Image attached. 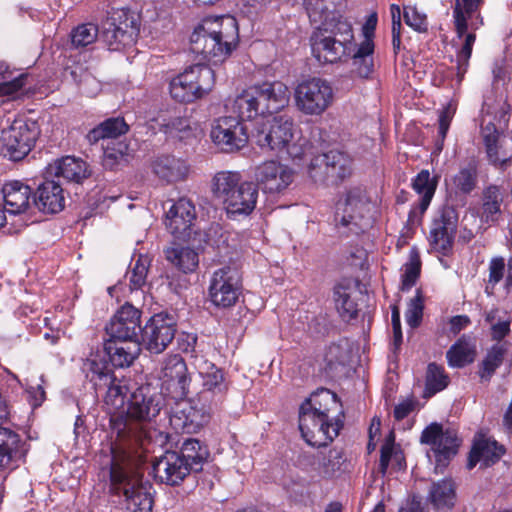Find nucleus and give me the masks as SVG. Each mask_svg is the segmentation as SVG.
<instances>
[{
    "instance_id": "obj_36",
    "label": "nucleus",
    "mask_w": 512,
    "mask_h": 512,
    "mask_svg": "<svg viewBox=\"0 0 512 512\" xmlns=\"http://www.w3.org/2000/svg\"><path fill=\"white\" fill-rule=\"evenodd\" d=\"M2 194L5 211L11 215L24 213L30 205L31 188L20 181L6 183Z\"/></svg>"
},
{
    "instance_id": "obj_2",
    "label": "nucleus",
    "mask_w": 512,
    "mask_h": 512,
    "mask_svg": "<svg viewBox=\"0 0 512 512\" xmlns=\"http://www.w3.org/2000/svg\"><path fill=\"white\" fill-rule=\"evenodd\" d=\"M238 41V24L230 15L205 18L190 37L191 50L214 63L230 56Z\"/></svg>"
},
{
    "instance_id": "obj_51",
    "label": "nucleus",
    "mask_w": 512,
    "mask_h": 512,
    "mask_svg": "<svg viewBox=\"0 0 512 512\" xmlns=\"http://www.w3.org/2000/svg\"><path fill=\"white\" fill-rule=\"evenodd\" d=\"M448 385V376L444 368L436 363H430L426 371L424 397H431Z\"/></svg>"
},
{
    "instance_id": "obj_38",
    "label": "nucleus",
    "mask_w": 512,
    "mask_h": 512,
    "mask_svg": "<svg viewBox=\"0 0 512 512\" xmlns=\"http://www.w3.org/2000/svg\"><path fill=\"white\" fill-rule=\"evenodd\" d=\"M104 349L112 365L118 368L130 366L141 350L138 342H119L111 339L105 342Z\"/></svg>"
},
{
    "instance_id": "obj_14",
    "label": "nucleus",
    "mask_w": 512,
    "mask_h": 512,
    "mask_svg": "<svg viewBox=\"0 0 512 512\" xmlns=\"http://www.w3.org/2000/svg\"><path fill=\"white\" fill-rule=\"evenodd\" d=\"M246 118L237 116H221L213 120L210 138L214 145L225 153H234L248 143L247 127L243 123Z\"/></svg>"
},
{
    "instance_id": "obj_1",
    "label": "nucleus",
    "mask_w": 512,
    "mask_h": 512,
    "mask_svg": "<svg viewBox=\"0 0 512 512\" xmlns=\"http://www.w3.org/2000/svg\"><path fill=\"white\" fill-rule=\"evenodd\" d=\"M162 393L150 385H143L132 392L126 410L110 417L112 432L120 441L129 445L141 444L147 437V424L164 406Z\"/></svg>"
},
{
    "instance_id": "obj_54",
    "label": "nucleus",
    "mask_w": 512,
    "mask_h": 512,
    "mask_svg": "<svg viewBox=\"0 0 512 512\" xmlns=\"http://www.w3.org/2000/svg\"><path fill=\"white\" fill-rule=\"evenodd\" d=\"M345 461L346 457L343 450L333 448L330 449L328 453L322 455V458L318 464V469L324 476L331 477L336 472L341 470Z\"/></svg>"
},
{
    "instance_id": "obj_20",
    "label": "nucleus",
    "mask_w": 512,
    "mask_h": 512,
    "mask_svg": "<svg viewBox=\"0 0 512 512\" xmlns=\"http://www.w3.org/2000/svg\"><path fill=\"white\" fill-rule=\"evenodd\" d=\"M176 333V320L172 315L155 314L145 324L140 335V346L151 353H162L172 342Z\"/></svg>"
},
{
    "instance_id": "obj_5",
    "label": "nucleus",
    "mask_w": 512,
    "mask_h": 512,
    "mask_svg": "<svg viewBox=\"0 0 512 512\" xmlns=\"http://www.w3.org/2000/svg\"><path fill=\"white\" fill-rule=\"evenodd\" d=\"M256 142L261 148L278 153L285 152L293 161L301 160L309 147L307 139L300 136L292 117H274L257 131Z\"/></svg>"
},
{
    "instance_id": "obj_64",
    "label": "nucleus",
    "mask_w": 512,
    "mask_h": 512,
    "mask_svg": "<svg viewBox=\"0 0 512 512\" xmlns=\"http://www.w3.org/2000/svg\"><path fill=\"white\" fill-rule=\"evenodd\" d=\"M455 110L456 108L450 103L440 112L438 135L441 141V145L443 144L444 139L446 138L451 120L455 114Z\"/></svg>"
},
{
    "instance_id": "obj_42",
    "label": "nucleus",
    "mask_w": 512,
    "mask_h": 512,
    "mask_svg": "<svg viewBox=\"0 0 512 512\" xmlns=\"http://www.w3.org/2000/svg\"><path fill=\"white\" fill-rule=\"evenodd\" d=\"M166 259L184 273L195 271L199 264L198 253L188 247L173 245L165 250Z\"/></svg>"
},
{
    "instance_id": "obj_23",
    "label": "nucleus",
    "mask_w": 512,
    "mask_h": 512,
    "mask_svg": "<svg viewBox=\"0 0 512 512\" xmlns=\"http://www.w3.org/2000/svg\"><path fill=\"white\" fill-rule=\"evenodd\" d=\"M255 185L265 194H280L294 180V171L275 160L262 162L255 168Z\"/></svg>"
},
{
    "instance_id": "obj_37",
    "label": "nucleus",
    "mask_w": 512,
    "mask_h": 512,
    "mask_svg": "<svg viewBox=\"0 0 512 512\" xmlns=\"http://www.w3.org/2000/svg\"><path fill=\"white\" fill-rule=\"evenodd\" d=\"M504 452V447L495 440L481 437L474 442L467 467L472 469L478 462H483L486 467L491 466L501 458Z\"/></svg>"
},
{
    "instance_id": "obj_47",
    "label": "nucleus",
    "mask_w": 512,
    "mask_h": 512,
    "mask_svg": "<svg viewBox=\"0 0 512 512\" xmlns=\"http://www.w3.org/2000/svg\"><path fill=\"white\" fill-rule=\"evenodd\" d=\"M374 43L372 39H364L353 56L355 72L361 78H369L374 70Z\"/></svg>"
},
{
    "instance_id": "obj_35",
    "label": "nucleus",
    "mask_w": 512,
    "mask_h": 512,
    "mask_svg": "<svg viewBox=\"0 0 512 512\" xmlns=\"http://www.w3.org/2000/svg\"><path fill=\"white\" fill-rule=\"evenodd\" d=\"M437 178L432 177L428 170H421L413 179L412 187L420 196L418 207L412 209L409 213L408 221L415 224L418 214L421 216L427 210L437 188Z\"/></svg>"
},
{
    "instance_id": "obj_56",
    "label": "nucleus",
    "mask_w": 512,
    "mask_h": 512,
    "mask_svg": "<svg viewBox=\"0 0 512 512\" xmlns=\"http://www.w3.org/2000/svg\"><path fill=\"white\" fill-rule=\"evenodd\" d=\"M99 35V29L92 23L81 24L71 32V43L75 48L86 47L94 43Z\"/></svg>"
},
{
    "instance_id": "obj_9",
    "label": "nucleus",
    "mask_w": 512,
    "mask_h": 512,
    "mask_svg": "<svg viewBox=\"0 0 512 512\" xmlns=\"http://www.w3.org/2000/svg\"><path fill=\"white\" fill-rule=\"evenodd\" d=\"M296 109L306 116H320L329 109L334 101L331 83L321 77L302 78L294 87Z\"/></svg>"
},
{
    "instance_id": "obj_61",
    "label": "nucleus",
    "mask_w": 512,
    "mask_h": 512,
    "mask_svg": "<svg viewBox=\"0 0 512 512\" xmlns=\"http://www.w3.org/2000/svg\"><path fill=\"white\" fill-rule=\"evenodd\" d=\"M405 23L417 32H426L428 29L427 16L415 6H404Z\"/></svg>"
},
{
    "instance_id": "obj_53",
    "label": "nucleus",
    "mask_w": 512,
    "mask_h": 512,
    "mask_svg": "<svg viewBox=\"0 0 512 512\" xmlns=\"http://www.w3.org/2000/svg\"><path fill=\"white\" fill-rule=\"evenodd\" d=\"M421 260L418 251L413 248L409 253L408 261L403 265V273L401 275V290L408 291L415 284L420 276Z\"/></svg>"
},
{
    "instance_id": "obj_12",
    "label": "nucleus",
    "mask_w": 512,
    "mask_h": 512,
    "mask_svg": "<svg viewBox=\"0 0 512 512\" xmlns=\"http://www.w3.org/2000/svg\"><path fill=\"white\" fill-rule=\"evenodd\" d=\"M86 369L87 377L96 390L107 389L104 403L111 417L126 410L124 405L129 391L126 380L117 379L106 363L102 361L88 360Z\"/></svg>"
},
{
    "instance_id": "obj_63",
    "label": "nucleus",
    "mask_w": 512,
    "mask_h": 512,
    "mask_svg": "<svg viewBox=\"0 0 512 512\" xmlns=\"http://www.w3.org/2000/svg\"><path fill=\"white\" fill-rule=\"evenodd\" d=\"M189 127V120L181 116L171 117L168 120L164 119L163 122L160 123V130L169 135L184 132L189 129Z\"/></svg>"
},
{
    "instance_id": "obj_34",
    "label": "nucleus",
    "mask_w": 512,
    "mask_h": 512,
    "mask_svg": "<svg viewBox=\"0 0 512 512\" xmlns=\"http://www.w3.org/2000/svg\"><path fill=\"white\" fill-rule=\"evenodd\" d=\"M47 174L57 178L62 177L68 182L80 183L90 176V171L87 163L82 159L66 156L49 164Z\"/></svg>"
},
{
    "instance_id": "obj_24",
    "label": "nucleus",
    "mask_w": 512,
    "mask_h": 512,
    "mask_svg": "<svg viewBox=\"0 0 512 512\" xmlns=\"http://www.w3.org/2000/svg\"><path fill=\"white\" fill-rule=\"evenodd\" d=\"M198 374L202 380V390L199 397L209 401V409L217 407L225 398L229 388L230 381L222 368L214 363L203 361L197 366Z\"/></svg>"
},
{
    "instance_id": "obj_62",
    "label": "nucleus",
    "mask_w": 512,
    "mask_h": 512,
    "mask_svg": "<svg viewBox=\"0 0 512 512\" xmlns=\"http://www.w3.org/2000/svg\"><path fill=\"white\" fill-rule=\"evenodd\" d=\"M399 447L395 445V435L394 432H390L386 439L384 444L381 447V455H380V465H379V471L385 475L387 468L389 466V463L392 460L393 455L397 451Z\"/></svg>"
},
{
    "instance_id": "obj_22",
    "label": "nucleus",
    "mask_w": 512,
    "mask_h": 512,
    "mask_svg": "<svg viewBox=\"0 0 512 512\" xmlns=\"http://www.w3.org/2000/svg\"><path fill=\"white\" fill-rule=\"evenodd\" d=\"M481 137L489 164L505 170L512 162V138L500 132L492 122L482 124Z\"/></svg>"
},
{
    "instance_id": "obj_21",
    "label": "nucleus",
    "mask_w": 512,
    "mask_h": 512,
    "mask_svg": "<svg viewBox=\"0 0 512 512\" xmlns=\"http://www.w3.org/2000/svg\"><path fill=\"white\" fill-rule=\"evenodd\" d=\"M140 319L141 311L139 309L129 303L124 304L105 327L109 339L140 344V335L143 329Z\"/></svg>"
},
{
    "instance_id": "obj_46",
    "label": "nucleus",
    "mask_w": 512,
    "mask_h": 512,
    "mask_svg": "<svg viewBox=\"0 0 512 512\" xmlns=\"http://www.w3.org/2000/svg\"><path fill=\"white\" fill-rule=\"evenodd\" d=\"M332 185L338 184L352 173V159L345 153L331 150L326 153Z\"/></svg>"
},
{
    "instance_id": "obj_55",
    "label": "nucleus",
    "mask_w": 512,
    "mask_h": 512,
    "mask_svg": "<svg viewBox=\"0 0 512 512\" xmlns=\"http://www.w3.org/2000/svg\"><path fill=\"white\" fill-rule=\"evenodd\" d=\"M308 174L315 183L332 185L326 153L317 155L311 159L308 165Z\"/></svg>"
},
{
    "instance_id": "obj_52",
    "label": "nucleus",
    "mask_w": 512,
    "mask_h": 512,
    "mask_svg": "<svg viewBox=\"0 0 512 512\" xmlns=\"http://www.w3.org/2000/svg\"><path fill=\"white\" fill-rule=\"evenodd\" d=\"M485 321L490 325V335L492 340L497 343L510 333L511 318L510 316L500 317L498 309H492L485 312Z\"/></svg>"
},
{
    "instance_id": "obj_60",
    "label": "nucleus",
    "mask_w": 512,
    "mask_h": 512,
    "mask_svg": "<svg viewBox=\"0 0 512 512\" xmlns=\"http://www.w3.org/2000/svg\"><path fill=\"white\" fill-rule=\"evenodd\" d=\"M423 299L421 292L418 290L416 295L408 303V308L405 313L406 322L411 328H416L420 325L423 316Z\"/></svg>"
},
{
    "instance_id": "obj_17",
    "label": "nucleus",
    "mask_w": 512,
    "mask_h": 512,
    "mask_svg": "<svg viewBox=\"0 0 512 512\" xmlns=\"http://www.w3.org/2000/svg\"><path fill=\"white\" fill-rule=\"evenodd\" d=\"M241 290V275L233 266H223L214 271L209 285V298L220 308H228L238 300Z\"/></svg>"
},
{
    "instance_id": "obj_50",
    "label": "nucleus",
    "mask_w": 512,
    "mask_h": 512,
    "mask_svg": "<svg viewBox=\"0 0 512 512\" xmlns=\"http://www.w3.org/2000/svg\"><path fill=\"white\" fill-rule=\"evenodd\" d=\"M478 169L474 162L468 163L461 167L457 174L453 177V185L457 193L468 195L477 186Z\"/></svg>"
},
{
    "instance_id": "obj_25",
    "label": "nucleus",
    "mask_w": 512,
    "mask_h": 512,
    "mask_svg": "<svg viewBox=\"0 0 512 512\" xmlns=\"http://www.w3.org/2000/svg\"><path fill=\"white\" fill-rule=\"evenodd\" d=\"M197 213L194 203L186 198H179L173 202L165 214L164 224L166 229L176 238L189 241L194 231V222Z\"/></svg>"
},
{
    "instance_id": "obj_43",
    "label": "nucleus",
    "mask_w": 512,
    "mask_h": 512,
    "mask_svg": "<svg viewBox=\"0 0 512 512\" xmlns=\"http://www.w3.org/2000/svg\"><path fill=\"white\" fill-rule=\"evenodd\" d=\"M129 129L123 118H109L93 128L86 135L90 144H96L100 140L116 139L125 134Z\"/></svg>"
},
{
    "instance_id": "obj_6",
    "label": "nucleus",
    "mask_w": 512,
    "mask_h": 512,
    "mask_svg": "<svg viewBox=\"0 0 512 512\" xmlns=\"http://www.w3.org/2000/svg\"><path fill=\"white\" fill-rule=\"evenodd\" d=\"M483 0H455L453 18L457 36L465 40L461 50L457 54V77L461 81L467 72L472 48L476 40L474 32L467 33L468 29L477 30L483 25L479 9Z\"/></svg>"
},
{
    "instance_id": "obj_8",
    "label": "nucleus",
    "mask_w": 512,
    "mask_h": 512,
    "mask_svg": "<svg viewBox=\"0 0 512 512\" xmlns=\"http://www.w3.org/2000/svg\"><path fill=\"white\" fill-rule=\"evenodd\" d=\"M110 478L115 492L122 493L125 496L126 508L129 512L152 511L151 485L148 481L144 482L139 473H130L123 466L113 461Z\"/></svg>"
},
{
    "instance_id": "obj_11",
    "label": "nucleus",
    "mask_w": 512,
    "mask_h": 512,
    "mask_svg": "<svg viewBox=\"0 0 512 512\" xmlns=\"http://www.w3.org/2000/svg\"><path fill=\"white\" fill-rule=\"evenodd\" d=\"M370 201L366 191L354 187L346 191L336 203L335 223L358 234L370 225Z\"/></svg>"
},
{
    "instance_id": "obj_31",
    "label": "nucleus",
    "mask_w": 512,
    "mask_h": 512,
    "mask_svg": "<svg viewBox=\"0 0 512 512\" xmlns=\"http://www.w3.org/2000/svg\"><path fill=\"white\" fill-rule=\"evenodd\" d=\"M301 411L313 412L330 421L343 420L344 411L337 394L328 389H319L300 406Z\"/></svg>"
},
{
    "instance_id": "obj_33",
    "label": "nucleus",
    "mask_w": 512,
    "mask_h": 512,
    "mask_svg": "<svg viewBox=\"0 0 512 512\" xmlns=\"http://www.w3.org/2000/svg\"><path fill=\"white\" fill-rule=\"evenodd\" d=\"M35 206L42 212L56 214L65 207L63 188L59 182L46 180L37 189Z\"/></svg>"
},
{
    "instance_id": "obj_44",
    "label": "nucleus",
    "mask_w": 512,
    "mask_h": 512,
    "mask_svg": "<svg viewBox=\"0 0 512 512\" xmlns=\"http://www.w3.org/2000/svg\"><path fill=\"white\" fill-rule=\"evenodd\" d=\"M476 355L475 344L469 336L463 335L447 351L448 363L452 367H464L472 363Z\"/></svg>"
},
{
    "instance_id": "obj_39",
    "label": "nucleus",
    "mask_w": 512,
    "mask_h": 512,
    "mask_svg": "<svg viewBox=\"0 0 512 512\" xmlns=\"http://www.w3.org/2000/svg\"><path fill=\"white\" fill-rule=\"evenodd\" d=\"M154 173L167 182L183 180L188 174L186 163L174 156L158 157L153 163Z\"/></svg>"
},
{
    "instance_id": "obj_45",
    "label": "nucleus",
    "mask_w": 512,
    "mask_h": 512,
    "mask_svg": "<svg viewBox=\"0 0 512 512\" xmlns=\"http://www.w3.org/2000/svg\"><path fill=\"white\" fill-rule=\"evenodd\" d=\"M506 343H496L488 351L479 364L478 375L481 382H489L495 371L502 365L507 353Z\"/></svg>"
},
{
    "instance_id": "obj_58",
    "label": "nucleus",
    "mask_w": 512,
    "mask_h": 512,
    "mask_svg": "<svg viewBox=\"0 0 512 512\" xmlns=\"http://www.w3.org/2000/svg\"><path fill=\"white\" fill-rule=\"evenodd\" d=\"M505 273V260L503 257H494L489 263V277L485 287L488 295L493 294L494 287L503 279Z\"/></svg>"
},
{
    "instance_id": "obj_32",
    "label": "nucleus",
    "mask_w": 512,
    "mask_h": 512,
    "mask_svg": "<svg viewBox=\"0 0 512 512\" xmlns=\"http://www.w3.org/2000/svg\"><path fill=\"white\" fill-rule=\"evenodd\" d=\"M312 53L320 62L334 63L346 55L349 44L317 30L311 36Z\"/></svg>"
},
{
    "instance_id": "obj_30",
    "label": "nucleus",
    "mask_w": 512,
    "mask_h": 512,
    "mask_svg": "<svg viewBox=\"0 0 512 512\" xmlns=\"http://www.w3.org/2000/svg\"><path fill=\"white\" fill-rule=\"evenodd\" d=\"M153 472L162 483L175 486L194 471L176 451L168 450L154 461Z\"/></svg>"
},
{
    "instance_id": "obj_57",
    "label": "nucleus",
    "mask_w": 512,
    "mask_h": 512,
    "mask_svg": "<svg viewBox=\"0 0 512 512\" xmlns=\"http://www.w3.org/2000/svg\"><path fill=\"white\" fill-rule=\"evenodd\" d=\"M150 263L147 255H139L135 260L129 278L131 289H140L146 284Z\"/></svg>"
},
{
    "instance_id": "obj_4",
    "label": "nucleus",
    "mask_w": 512,
    "mask_h": 512,
    "mask_svg": "<svg viewBox=\"0 0 512 512\" xmlns=\"http://www.w3.org/2000/svg\"><path fill=\"white\" fill-rule=\"evenodd\" d=\"M289 89L280 81L264 82L244 90L232 104V109L247 120L279 112L288 105Z\"/></svg>"
},
{
    "instance_id": "obj_27",
    "label": "nucleus",
    "mask_w": 512,
    "mask_h": 512,
    "mask_svg": "<svg viewBox=\"0 0 512 512\" xmlns=\"http://www.w3.org/2000/svg\"><path fill=\"white\" fill-rule=\"evenodd\" d=\"M458 213L451 206H445L439 210L434 218L431 231L430 243L433 249L442 254L451 250L457 231Z\"/></svg>"
},
{
    "instance_id": "obj_7",
    "label": "nucleus",
    "mask_w": 512,
    "mask_h": 512,
    "mask_svg": "<svg viewBox=\"0 0 512 512\" xmlns=\"http://www.w3.org/2000/svg\"><path fill=\"white\" fill-rule=\"evenodd\" d=\"M483 0H455L453 18L457 36L465 40L461 50L457 54V77L461 81L467 72L472 48L476 40L474 32L467 33L468 29L477 30L483 25L479 9Z\"/></svg>"
},
{
    "instance_id": "obj_19",
    "label": "nucleus",
    "mask_w": 512,
    "mask_h": 512,
    "mask_svg": "<svg viewBox=\"0 0 512 512\" xmlns=\"http://www.w3.org/2000/svg\"><path fill=\"white\" fill-rule=\"evenodd\" d=\"M420 441L431 447L436 460V469L446 467L452 457L457 454L460 440L454 429L444 430L439 423H431L421 434Z\"/></svg>"
},
{
    "instance_id": "obj_3",
    "label": "nucleus",
    "mask_w": 512,
    "mask_h": 512,
    "mask_svg": "<svg viewBox=\"0 0 512 512\" xmlns=\"http://www.w3.org/2000/svg\"><path fill=\"white\" fill-rule=\"evenodd\" d=\"M211 192L230 217L250 215L259 195L255 183L244 181L240 172L229 170L215 173L211 180Z\"/></svg>"
},
{
    "instance_id": "obj_16",
    "label": "nucleus",
    "mask_w": 512,
    "mask_h": 512,
    "mask_svg": "<svg viewBox=\"0 0 512 512\" xmlns=\"http://www.w3.org/2000/svg\"><path fill=\"white\" fill-rule=\"evenodd\" d=\"M39 135L35 122L16 120L1 134L2 152L12 161L22 160L31 151Z\"/></svg>"
},
{
    "instance_id": "obj_26",
    "label": "nucleus",
    "mask_w": 512,
    "mask_h": 512,
    "mask_svg": "<svg viewBox=\"0 0 512 512\" xmlns=\"http://www.w3.org/2000/svg\"><path fill=\"white\" fill-rule=\"evenodd\" d=\"M28 445L22 437L6 427H0V473L7 475L25 462Z\"/></svg>"
},
{
    "instance_id": "obj_48",
    "label": "nucleus",
    "mask_w": 512,
    "mask_h": 512,
    "mask_svg": "<svg viewBox=\"0 0 512 512\" xmlns=\"http://www.w3.org/2000/svg\"><path fill=\"white\" fill-rule=\"evenodd\" d=\"M429 498L438 510L450 509L454 505L455 488L451 480L434 483L430 489Z\"/></svg>"
},
{
    "instance_id": "obj_59",
    "label": "nucleus",
    "mask_w": 512,
    "mask_h": 512,
    "mask_svg": "<svg viewBox=\"0 0 512 512\" xmlns=\"http://www.w3.org/2000/svg\"><path fill=\"white\" fill-rule=\"evenodd\" d=\"M324 359L326 362L325 370L328 373H333L338 369V366L345 365L346 351L339 344H332L327 348Z\"/></svg>"
},
{
    "instance_id": "obj_13",
    "label": "nucleus",
    "mask_w": 512,
    "mask_h": 512,
    "mask_svg": "<svg viewBox=\"0 0 512 512\" xmlns=\"http://www.w3.org/2000/svg\"><path fill=\"white\" fill-rule=\"evenodd\" d=\"M139 33L135 15L126 9L113 10L103 21L100 38L111 51L133 45Z\"/></svg>"
},
{
    "instance_id": "obj_41",
    "label": "nucleus",
    "mask_w": 512,
    "mask_h": 512,
    "mask_svg": "<svg viewBox=\"0 0 512 512\" xmlns=\"http://www.w3.org/2000/svg\"><path fill=\"white\" fill-rule=\"evenodd\" d=\"M176 452L191 466L194 472L202 470L210 455L207 446L195 438L185 439Z\"/></svg>"
},
{
    "instance_id": "obj_10",
    "label": "nucleus",
    "mask_w": 512,
    "mask_h": 512,
    "mask_svg": "<svg viewBox=\"0 0 512 512\" xmlns=\"http://www.w3.org/2000/svg\"><path fill=\"white\" fill-rule=\"evenodd\" d=\"M215 83V73L207 65H194L174 77L169 84L171 97L181 103L194 102L208 94Z\"/></svg>"
},
{
    "instance_id": "obj_40",
    "label": "nucleus",
    "mask_w": 512,
    "mask_h": 512,
    "mask_svg": "<svg viewBox=\"0 0 512 512\" xmlns=\"http://www.w3.org/2000/svg\"><path fill=\"white\" fill-rule=\"evenodd\" d=\"M503 200L504 195L500 186L491 184L485 187L482 192V221L486 223L498 221L502 214L501 206Z\"/></svg>"
},
{
    "instance_id": "obj_49",
    "label": "nucleus",
    "mask_w": 512,
    "mask_h": 512,
    "mask_svg": "<svg viewBox=\"0 0 512 512\" xmlns=\"http://www.w3.org/2000/svg\"><path fill=\"white\" fill-rule=\"evenodd\" d=\"M334 301L337 311L344 320L357 317V303L351 298V289L339 284L334 288Z\"/></svg>"
},
{
    "instance_id": "obj_28",
    "label": "nucleus",
    "mask_w": 512,
    "mask_h": 512,
    "mask_svg": "<svg viewBox=\"0 0 512 512\" xmlns=\"http://www.w3.org/2000/svg\"><path fill=\"white\" fill-rule=\"evenodd\" d=\"M310 18L313 21L321 22V27L317 30L323 31L327 35H332L341 42L351 45L353 32L350 23L342 17H337L334 13L328 11L323 5L322 0H312L307 7Z\"/></svg>"
},
{
    "instance_id": "obj_29",
    "label": "nucleus",
    "mask_w": 512,
    "mask_h": 512,
    "mask_svg": "<svg viewBox=\"0 0 512 512\" xmlns=\"http://www.w3.org/2000/svg\"><path fill=\"white\" fill-rule=\"evenodd\" d=\"M170 415V425L176 432L197 433L209 420L208 411L198 408L191 401L180 400Z\"/></svg>"
},
{
    "instance_id": "obj_15",
    "label": "nucleus",
    "mask_w": 512,
    "mask_h": 512,
    "mask_svg": "<svg viewBox=\"0 0 512 512\" xmlns=\"http://www.w3.org/2000/svg\"><path fill=\"white\" fill-rule=\"evenodd\" d=\"M163 397L178 402L186 399L190 390L191 378L184 359L178 355H169L164 359L159 374Z\"/></svg>"
},
{
    "instance_id": "obj_18",
    "label": "nucleus",
    "mask_w": 512,
    "mask_h": 512,
    "mask_svg": "<svg viewBox=\"0 0 512 512\" xmlns=\"http://www.w3.org/2000/svg\"><path fill=\"white\" fill-rule=\"evenodd\" d=\"M343 427V420L330 421L313 412L299 410V430L307 444L322 447L332 442Z\"/></svg>"
}]
</instances>
